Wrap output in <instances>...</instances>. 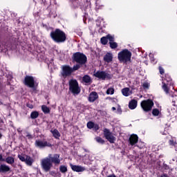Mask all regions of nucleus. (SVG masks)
Returning a JSON list of instances; mask_svg holds the SVG:
<instances>
[{"label": "nucleus", "instance_id": "f257e3e1", "mask_svg": "<svg viewBox=\"0 0 177 177\" xmlns=\"http://www.w3.org/2000/svg\"><path fill=\"white\" fill-rule=\"evenodd\" d=\"M50 37L55 42L60 44L66 41V33L60 29H56L50 32Z\"/></svg>", "mask_w": 177, "mask_h": 177}, {"label": "nucleus", "instance_id": "f03ea898", "mask_svg": "<svg viewBox=\"0 0 177 177\" xmlns=\"http://www.w3.org/2000/svg\"><path fill=\"white\" fill-rule=\"evenodd\" d=\"M131 57H132V53L128 49L122 50L118 54L119 62H120V63H124L125 64L131 62Z\"/></svg>", "mask_w": 177, "mask_h": 177}, {"label": "nucleus", "instance_id": "7ed1b4c3", "mask_svg": "<svg viewBox=\"0 0 177 177\" xmlns=\"http://www.w3.org/2000/svg\"><path fill=\"white\" fill-rule=\"evenodd\" d=\"M50 158H52V154L50 153L48 157L43 158L41 160V168L45 171V172H49V171H50V168L53 166Z\"/></svg>", "mask_w": 177, "mask_h": 177}, {"label": "nucleus", "instance_id": "20e7f679", "mask_svg": "<svg viewBox=\"0 0 177 177\" xmlns=\"http://www.w3.org/2000/svg\"><path fill=\"white\" fill-rule=\"evenodd\" d=\"M69 91L73 93V95H78L81 92V88L78 86V82L75 80H71L69 81Z\"/></svg>", "mask_w": 177, "mask_h": 177}, {"label": "nucleus", "instance_id": "39448f33", "mask_svg": "<svg viewBox=\"0 0 177 177\" xmlns=\"http://www.w3.org/2000/svg\"><path fill=\"white\" fill-rule=\"evenodd\" d=\"M61 75L62 78H67V77H70V75L73 74V68L68 65H63L61 66Z\"/></svg>", "mask_w": 177, "mask_h": 177}, {"label": "nucleus", "instance_id": "423d86ee", "mask_svg": "<svg viewBox=\"0 0 177 177\" xmlns=\"http://www.w3.org/2000/svg\"><path fill=\"white\" fill-rule=\"evenodd\" d=\"M73 59L76 63H79L80 64H85L86 63V56L80 53H75L73 55Z\"/></svg>", "mask_w": 177, "mask_h": 177}, {"label": "nucleus", "instance_id": "0eeeda50", "mask_svg": "<svg viewBox=\"0 0 177 177\" xmlns=\"http://www.w3.org/2000/svg\"><path fill=\"white\" fill-rule=\"evenodd\" d=\"M154 106V102L151 100H143L141 102V107L144 111H150Z\"/></svg>", "mask_w": 177, "mask_h": 177}, {"label": "nucleus", "instance_id": "6e6552de", "mask_svg": "<svg viewBox=\"0 0 177 177\" xmlns=\"http://www.w3.org/2000/svg\"><path fill=\"white\" fill-rule=\"evenodd\" d=\"M24 84L29 88H35V86L37 85L35 82V80L32 76L25 77Z\"/></svg>", "mask_w": 177, "mask_h": 177}, {"label": "nucleus", "instance_id": "1a4fd4ad", "mask_svg": "<svg viewBox=\"0 0 177 177\" xmlns=\"http://www.w3.org/2000/svg\"><path fill=\"white\" fill-rule=\"evenodd\" d=\"M94 77L99 78L100 80H110L111 78V75L107 73L105 71H97L94 73Z\"/></svg>", "mask_w": 177, "mask_h": 177}, {"label": "nucleus", "instance_id": "9d476101", "mask_svg": "<svg viewBox=\"0 0 177 177\" xmlns=\"http://www.w3.org/2000/svg\"><path fill=\"white\" fill-rule=\"evenodd\" d=\"M18 158L22 162H25L29 167H31L32 162H34V159L29 156L18 155Z\"/></svg>", "mask_w": 177, "mask_h": 177}, {"label": "nucleus", "instance_id": "9b49d317", "mask_svg": "<svg viewBox=\"0 0 177 177\" xmlns=\"http://www.w3.org/2000/svg\"><path fill=\"white\" fill-rule=\"evenodd\" d=\"M166 80L167 83H165V80H163L162 82V89L165 91V93H169V85H172V82L171 77L166 75Z\"/></svg>", "mask_w": 177, "mask_h": 177}, {"label": "nucleus", "instance_id": "f8f14e48", "mask_svg": "<svg viewBox=\"0 0 177 177\" xmlns=\"http://www.w3.org/2000/svg\"><path fill=\"white\" fill-rule=\"evenodd\" d=\"M104 135L106 139L110 142V143H114L115 142V137L110 132V131L107 129H105L104 131Z\"/></svg>", "mask_w": 177, "mask_h": 177}, {"label": "nucleus", "instance_id": "ddd939ff", "mask_svg": "<svg viewBox=\"0 0 177 177\" xmlns=\"http://www.w3.org/2000/svg\"><path fill=\"white\" fill-rule=\"evenodd\" d=\"M35 146H37V147L42 149V147H50L52 145L46 141L36 140Z\"/></svg>", "mask_w": 177, "mask_h": 177}, {"label": "nucleus", "instance_id": "4468645a", "mask_svg": "<svg viewBox=\"0 0 177 177\" xmlns=\"http://www.w3.org/2000/svg\"><path fill=\"white\" fill-rule=\"evenodd\" d=\"M70 167L74 172H84L85 171V167L81 165H75L71 163Z\"/></svg>", "mask_w": 177, "mask_h": 177}, {"label": "nucleus", "instance_id": "2eb2a0df", "mask_svg": "<svg viewBox=\"0 0 177 177\" xmlns=\"http://www.w3.org/2000/svg\"><path fill=\"white\" fill-rule=\"evenodd\" d=\"M50 161L52 164L53 162L55 165H59V164H60V155L55 153L53 155V157H52L51 155Z\"/></svg>", "mask_w": 177, "mask_h": 177}, {"label": "nucleus", "instance_id": "dca6fc26", "mask_svg": "<svg viewBox=\"0 0 177 177\" xmlns=\"http://www.w3.org/2000/svg\"><path fill=\"white\" fill-rule=\"evenodd\" d=\"M138 140L139 137L136 134H133L129 138V143L131 146H133L134 145H136Z\"/></svg>", "mask_w": 177, "mask_h": 177}, {"label": "nucleus", "instance_id": "f3484780", "mask_svg": "<svg viewBox=\"0 0 177 177\" xmlns=\"http://www.w3.org/2000/svg\"><path fill=\"white\" fill-rule=\"evenodd\" d=\"M104 62H106V63H111V62H113V54L111 53H107L104 56Z\"/></svg>", "mask_w": 177, "mask_h": 177}, {"label": "nucleus", "instance_id": "a211bd4d", "mask_svg": "<svg viewBox=\"0 0 177 177\" xmlns=\"http://www.w3.org/2000/svg\"><path fill=\"white\" fill-rule=\"evenodd\" d=\"M97 97H99L97 93L92 92L91 93H90V95L88 96V101L89 102H95V100H96V99H97Z\"/></svg>", "mask_w": 177, "mask_h": 177}, {"label": "nucleus", "instance_id": "6ab92c4d", "mask_svg": "<svg viewBox=\"0 0 177 177\" xmlns=\"http://www.w3.org/2000/svg\"><path fill=\"white\" fill-rule=\"evenodd\" d=\"M122 93L123 96H126V97L131 96V94L132 93V91H131L129 88L126 87L122 89Z\"/></svg>", "mask_w": 177, "mask_h": 177}, {"label": "nucleus", "instance_id": "aec40b11", "mask_svg": "<svg viewBox=\"0 0 177 177\" xmlns=\"http://www.w3.org/2000/svg\"><path fill=\"white\" fill-rule=\"evenodd\" d=\"M138 106V101L133 100L129 102V107L131 110H135V108Z\"/></svg>", "mask_w": 177, "mask_h": 177}, {"label": "nucleus", "instance_id": "412c9836", "mask_svg": "<svg viewBox=\"0 0 177 177\" xmlns=\"http://www.w3.org/2000/svg\"><path fill=\"white\" fill-rule=\"evenodd\" d=\"M82 81L83 82H84V84H86L87 85H90V84H92V80L91 79V77L87 75L83 77Z\"/></svg>", "mask_w": 177, "mask_h": 177}, {"label": "nucleus", "instance_id": "4be33fe9", "mask_svg": "<svg viewBox=\"0 0 177 177\" xmlns=\"http://www.w3.org/2000/svg\"><path fill=\"white\" fill-rule=\"evenodd\" d=\"M10 168L6 165H1L0 166V172H9Z\"/></svg>", "mask_w": 177, "mask_h": 177}, {"label": "nucleus", "instance_id": "5701e85b", "mask_svg": "<svg viewBox=\"0 0 177 177\" xmlns=\"http://www.w3.org/2000/svg\"><path fill=\"white\" fill-rule=\"evenodd\" d=\"M50 132L55 139H59V138H60V133L57 129L51 130Z\"/></svg>", "mask_w": 177, "mask_h": 177}, {"label": "nucleus", "instance_id": "b1692460", "mask_svg": "<svg viewBox=\"0 0 177 177\" xmlns=\"http://www.w3.org/2000/svg\"><path fill=\"white\" fill-rule=\"evenodd\" d=\"M41 110L45 114H49V113H50V109H49V108L46 105L41 106Z\"/></svg>", "mask_w": 177, "mask_h": 177}, {"label": "nucleus", "instance_id": "393cba45", "mask_svg": "<svg viewBox=\"0 0 177 177\" xmlns=\"http://www.w3.org/2000/svg\"><path fill=\"white\" fill-rule=\"evenodd\" d=\"M6 162L7 164H15V158L8 156L6 158Z\"/></svg>", "mask_w": 177, "mask_h": 177}, {"label": "nucleus", "instance_id": "a878e982", "mask_svg": "<svg viewBox=\"0 0 177 177\" xmlns=\"http://www.w3.org/2000/svg\"><path fill=\"white\" fill-rule=\"evenodd\" d=\"M39 115V113H38V111H33L30 113V118L35 120V118H38Z\"/></svg>", "mask_w": 177, "mask_h": 177}, {"label": "nucleus", "instance_id": "bb28decb", "mask_svg": "<svg viewBox=\"0 0 177 177\" xmlns=\"http://www.w3.org/2000/svg\"><path fill=\"white\" fill-rule=\"evenodd\" d=\"M169 144L170 146H174V147H177L176 139L171 138L169 140Z\"/></svg>", "mask_w": 177, "mask_h": 177}, {"label": "nucleus", "instance_id": "cd10ccee", "mask_svg": "<svg viewBox=\"0 0 177 177\" xmlns=\"http://www.w3.org/2000/svg\"><path fill=\"white\" fill-rule=\"evenodd\" d=\"M59 171L62 172V174H66L67 172V167L64 165H61L59 167Z\"/></svg>", "mask_w": 177, "mask_h": 177}, {"label": "nucleus", "instance_id": "c85d7f7f", "mask_svg": "<svg viewBox=\"0 0 177 177\" xmlns=\"http://www.w3.org/2000/svg\"><path fill=\"white\" fill-rule=\"evenodd\" d=\"M100 41H101V44H102V45H107V42H108L107 36L102 37Z\"/></svg>", "mask_w": 177, "mask_h": 177}, {"label": "nucleus", "instance_id": "c756f323", "mask_svg": "<svg viewBox=\"0 0 177 177\" xmlns=\"http://www.w3.org/2000/svg\"><path fill=\"white\" fill-rule=\"evenodd\" d=\"M106 95H114V88H109L106 91Z\"/></svg>", "mask_w": 177, "mask_h": 177}, {"label": "nucleus", "instance_id": "7c9ffc66", "mask_svg": "<svg viewBox=\"0 0 177 177\" xmlns=\"http://www.w3.org/2000/svg\"><path fill=\"white\" fill-rule=\"evenodd\" d=\"M109 45L111 49H115L117 46H118V44H117V43L115 41L109 42Z\"/></svg>", "mask_w": 177, "mask_h": 177}, {"label": "nucleus", "instance_id": "2f4dec72", "mask_svg": "<svg viewBox=\"0 0 177 177\" xmlns=\"http://www.w3.org/2000/svg\"><path fill=\"white\" fill-rule=\"evenodd\" d=\"M152 114L153 115H155V116L160 115V111L157 109H154L152 111Z\"/></svg>", "mask_w": 177, "mask_h": 177}, {"label": "nucleus", "instance_id": "473e14b6", "mask_svg": "<svg viewBox=\"0 0 177 177\" xmlns=\"http://www.w3.org/2000/svg\"><path fill=\"white\" fill-rule=\"evenodd\" d=\"M95 140L97 142V143H100L101 145L104 143V140L100 137L95 138Z\"/></svg>", "mask_w": 177, "mask_h": 177}, {"label": "nucleus", "instance_id": "72a5a7b5", "mask_svg": "<svg viewBox=\"0 0 177 177\" xmlns=\"http://www.w3.org/2000/svg\"><path fill=\"white\" fill-rule=\"evenodd\" d=\"M94 125H95V123H93V122H88L87 123V128H88V129H92Z\"/></svg>", "mask_w": 177, "mask_h": 177}, {"label": "nucleus", "instance_id": "f704fd0d", "mask_svg": "<svg viewBox=\"0 0 177 177\" xmlns=\"http://www.w3.org/2000/svg\"><path fill=\"white\" fill-rule=\"evenodd\" d=\"M142 88L144 89H149V88H150V84H149L148 82H144L142 84Z\"/></svg>", "mask_w": 177, "mask_h": 177}, {"label": "nucleus", "instance_id": "c9c22d12", "mask_svg": "<svg viewBox=\"0 0 177 177\" xmlns=\"http://www.w3.org/2000/svg\"><path fill=\"white\" fill-rule=\"evenodd\" d=\"M109 42H114V36L111 35H106Z\"/></svg>", "mask_w": 177, "mask_h": 177}, {"label": "nucleus", "instance_id": "e433bc0d", "mask_svg": "<svg viewBox=\"0 0 177 177\" xmlns=\"http://www.w3.org/2000/svg\"><path fill=\"white\" fill-rule=\"evenodd\" d=\"M80 67H81L80 64H76L73 66V67L72 68V73H74V71H77V70H78Z\"/></svg>", "mask_w": 177, "mask_h": 177}, {"label": "nucleus", "instance_id": "4c0bfd02", "mask_svg": "<svg viewBox=\"0 0 177 177\" xmlns=\"http://www.w3.org/2000/svg\"><path fill=\"white\" fill-rule=\"evenodd\" d=\"M149 57L151 59V63H156V59H154V55L153 53H149Z\"/></svg>", "mask_w": 177, "mask_h": 177}, {"label": "nucleus", "instance_id": "58836bf2", "mask_svg": "<svg viewBox=\"0 0 177 177\" xmlns=\"http://www.w3.org/2000/svg\"><path fill=\"white\" fill-rule=\"evenodd\" d=\"M116 113H117V114H122V110L121 109V106H118Z\"/></svg>", "mask_w": 177, "mask_h": 177}, {"label": "nucleus", "instance_id": "ea45409f", "mask_svg": "<svg viewBox=\"0 0 177 177\" xmlns=\"http://www.w3.org/2000/svg\"><path fill=\"white\" fill-rule=\"evenodd\" d=\"M99 125L97 124H94V126H93V130L94 131H97V130H99Z\"/></svg>", "mask_w": 177, "mask_h": 177}, {"label": "nucleus", "instance_id": "a19ab883", "mask_svg": "<svg viewBox=\"0 0 177 177\" xmlns=\"http://www.w3.org/2000/svg\"><path fill=\"white\" fill-rule=\"evenodd\" d=\"M26 137L28 138V139H32V136H31V134H30L29 133H26Z\"/></svg>", "mask_w": 177, "mask_h": 177}, {"label": "nucleus", "instance_id": "79ce46f5", "mask_svg": "<svg viewBox=\"0 0 177 177\" xmlns=\"http://www.w3.org/2000/svg\"><path fill=\"white\" fill-rule=\"evenodd\" d=\"M159 71L160 74H162L164 73V68H162L161 66L159 67Z\"/></svg>", "mask_w": 177, "mask_h": 177}, {"label": "nucleus", "instance_id": "37998d69", "mask_svg": "<svg viewBox=\"0 0 177 177\" xmlns=\"http://www.w3.org/2000/svg\"><path fill=\"white\" fill-rule=\"evenodd\" d=\"M98 21H100V23H102V21H104V19L102 17H99Z\"/></svg>", "mask_w": 177, "mask_h": 177}, {"label": "nucleus", "instance_id": "c03bdc74", "mask_svg": "<svg viewBox=\"0 0 177 177\" xmlns=\"http://www.w3.org/2000/svg\"><path fill=\"white\" fill-rule=\"evenodd\" d=\"M0 161H5V159H3L2 155L0 154Z\"/></svg>", "mask_w": 177, "mask_h": 177}, {"label": "nucleus", "instance_id": "a18cd8bd", "mask_svg": "<svg viewBox=\"0 0 177 177\" xmlns=\"http://www.w3.org/2000/svg\"><path fill=\"white\" fill-rule=\"evenodd\" d=\"M160 177H169V176H168V175H167L165 174H163Z\"/></svg>", "mask_w": 177, "mask_h": 177}, {"label": "nucleus", "instance_id": "49530a36", "mask_svg": "<svg viewBox=\"0 0 177 177\" xmlns=\"http://www.w3.org/2000/svg\"><path fill=\"white\" fill-rule=\"evenodd\" d=\"M84 23H86V16H84L83 18Z\"/></svg>", "mask_w": 177, "mask_h": 177}, {"label": "nucleus", "instance_id": "de8ad7c7", "mask_svg": "<svg viewBox=\"0 0 177 177\" xmlns=\"http://www.w3.org/2000/svg\"><path fill=\"white\" fill-rule=\"evenodd\" d=\"M174 96L177 97V91H174Z\"/></svg>", "mask_w": 177, "mask_h": 177}, {"label": "nucleus", "instance_id": "09e8293b", "mask_svg": "<svg viewBox=\"0 0 177 177\" xmlns=\"http://www.w3.org/2000/svg\"><path fill=\"white\" fill-rule=\"evenodd\" d=\"M112 110H113V111H115V110H117V109H115V107H112Z\"/></svg>", "mask_w": 177, "mask_h": 177}, {"label": "nucleus", "instance_id": "8fccbe9b", "mask_svg": "<svg viewBox=\"0 0 177 177\" xmlns=\"http://www.w3.org/2000/svg\"><path fill=\"white\" fill-rule=\"evenodd\" d=\"M17 131H18V132H21V128H19V129H17Z\"/></svg>", "mask_w": 177, "mask_h": 177}, {"label": "nucleus", "instance_id": "3c124183", "mask_svg": "<svg viewBox=\"0 0 177 177\" xmlns=\"http://www.w3.org/2000/svg\"><path fill=\"white\" fill-rule=\"evenodd\" d=\"M17 21L18 23H21V21H20V19H17Z\"/></svg>", "mask_w": 177, "mask_h": 177}, {"label": "nucleus", "instance_id": "603ef678", "mask_svg": "<svg viewBox=\"0 0 177 177\" xmlns=\"http://www.w3.org/2000/svg\"><path fill=\"white\" fill-rule=\"evenodd\" d=\"M32 108H33L32 105L29 106V109H32Z\"/></svg>", "mask_w": 177, "mask_h": 177}, {"label": "nucleus", "instance_id": "864d4df0", "mask_svg": "<svg viewBox=\"0 0 177 177\" xmlns=\"http://www.w3.org/2000/svg\"><path fill=\"white\" fill-rule=\"evenodd\" d=\"M2 138V134L0 133V139Z\"/></svg>", "mask_w": 177, "mask_h": 177}, {"label": "nucleus", "instance_id": "5fc2aeb1", "mask_svg": "<svg viewBox=\"0 0 177 177\" xmlns=\"http://www.w3.org/2000/svg\"><path fill=\"white\" fill-rule=\"evenodd\" d=\"M173 100V103H175L176 100Z\"/></svg>", "mask_w": 177, "mask_h": 177}, {"label": "nucleus", "instance_id": "6e6d98bb", "mask_svg": "<svg viewBox=\"0 0 177 177\" xmlns=\"http://www.w3.org/2000/svg\"><path fill=\"white\" fill-rule=\"evenodd\" d=\"M171 97H174V95H171Z\"/></svg>", "mask_w": 177, "mask_h": 177}]
</instances>
